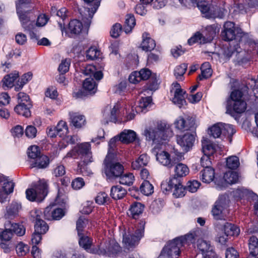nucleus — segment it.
<instances>
[{"label": "nucleus", "mask_w": 258, "mask_h": 258, "mask_svg": "<svg viewBox=\"0 0 258 258\" xmlns=\"http://www.w3.org/2000/svg\"><path fill=\"white\" fill-rule=\"evenodd\" d=\"M118 136V141H120L124 144H129L135 141L137 134L133 130H124Z\"/></svg>", "instance_id": "412c9836"}, {"label": "nucleus", "mask_w": 258, "mask_h": 258, "mask_svg": "<svg viewBox=\"0 0 258 258\" xmlns=\"http://www.w3.org/2000/svg\"><path fill=\"white\" fill-rule=\"evenodd\" d=\"M47 184L44 180H41L35 186V188L28 189L26 191L27 199L30 201L41 202L47 195Z\"/></svg>", "instance_id": "423d86ee"}, {"label": "nucleus", "mask_w": 258, "mask_h": 258, "mask_svg": "<svg viewBox=\"0 0 258 258\" xmlns=\"http://www.w3.org/2000/svg\"><path fill=\"white\" fill-rule=\"evenodd\" d=\"M156 159L161 164L170 168L173 166L174 162L171 161L170 154L163 151L156 154Z\"/></svg>", "instance_id": "4be33fe9"}, {"label": "nucleus", "mask_w": 258, "mask_h": 258, "mask_svg": "<svg viewBox=\"0 0 258 258\" xmlns=\"http://www.w3.org/2000/svg\"><path fill=\"white\" fill-rule=\"evenodd\" d=\"M178 240L181 243V245L183 246L185 244L189 245L195 242V234L193 233H189L183 236L176 237Z\"/></svg>", "instance_id": "603ef678"}, {"label": "nucleus", "mask_w": 258, "mask_h": 258, "mask_svg": "<svg viewBox=\"0 0 258 258\" xmlns=\"http://www.w3.org/2000/svg\"><path fill=\"white\" fill-rule=\"evenodd\" d=\"M32 220L35 221V231L40 233H45L48 230L49 227L47 223L42 220V212L39 210L32 211L30 213Z\"/></svg>", "instance_id": "9b49d317"}, {"label": "nucleus", "mask_w": 258, "mask_h": 258, "mask_svg": "<svg viewBox=\"0 0 258 258\" xmlns=\"http://www.w3.org/2000/svg\"><path fill=\"white\" fill-rule=\"evenodd\" d=\"M197 247L204 256H209L211 253H215L209 241L199 239L197 241Z\"/></svg>", "instance_id": "393cba45"}, {"label": "nucleus", "mask_w": 258, "mask_h": 258, "mask_svg": "<svg viewBox=\"0 0 258 258\" xmlns=\"http://www.w3.org/2000/svg\"><path fill=\"white\" fill-rule=\"evenodd\" d=\"M199 41H200V43L203 42L204 43L207 42L202 34L199 32H197L194 36L188 40V43L189 45H191Z\"/></svg>", "instance_id": "052dcab7"}, {"label": "nucleus", "mask_w": 258, "mask_h": 258, "mask_svg": "<svg viewBox=\"0 0 258 258\" xmlns=\"http://www.w3.org/2000/svg\"><path fill=\"white\" fill-rule=\"evenodd\" d=\"M141 192L146 196L151 195L154 192V187L148 180H144L140 187Z\"/></svg>", "instance_id": "c03bdc74"}, {"label": "nucleus", "mask_w": 258, "mask_h": 258, "mask_svg": "<svg viewBox=\"0 0 258 258\" xmlns=\"http://www.w3.org/2000/svg\"><path fill=\"white\" fill-rule=\"evenodd\" d=\"M83 86L85 90L93 93L96 90V84L93 78H86L84 81Z\"/></svg>", "instance_id": "de8ad7c7"}, {"label": "nucleus", "mask_w": 258, "mask_h": 258, "mask_svg": "<svg viewBox=\"0 0 258 258\" xmlns=\"http://www.w3.org/2000/svg\"><path fill=\"white\" fill-rule=\"evenodd\" d=\"M228 201L224 196H220L215 202L212 210V214L215 220L223 219L222 212L227 206Z\"/></svg>", "instance_id": "ddd939ff"}, {"label": "nucleus", "mask_w": 258, "mask_h": 258, "mask_svg": "<svg viewBox=\"0 0 258 258\" xmlns=\"http://www.w3.org/2000/svg\"><path fill=\"white\" fill-rule=\"evenodd\" d=\"M136 25L135 17L132 14H128L126 16L123 30L125 33H130Z\"/></svg>", "instance_id": "4c0bfd02"}, {"label": "nucleus", "mask_w": 258, "mask_h": 258, "mask_svg": "<svg viewBox=\"0 0 258 258\" xmlns=\"http://www.w3.org/2000/svg\"><path fill=\"white\" fill-rule=\"evenodd\" d=\"M16 250L19 256H24L29 251V248L27 245L20 242L16 246Z\"/></svg>", "instance_id": "338daca9"}, {"label": "nucleus", "mask_w": 258, "mask_h": 258, "mask_svg": "<svg viewBox=\"0 0 258 258\" xmlns=\"http://www.w3.org/2000/svg\"><path fill=\"white\" fill-rule=\"evenodd\" d=\"M85 184V183L83 178L77 177L72 181L71 185L74 189L78 190L82 188Z\"/></svg>", "instance_id": "774afa93"}, {"label": "nucleus", "mask_w": 258, "mask_h": 258, "mask_svg": "<svg viewBox=\"0 0 258 258\" xmlns=\"http://www.w3.org/2000/svg\"><path fill=\"white\" fill-rule=\"evenodd\" d=\"M21 208V205L17 203H13L7 209L5 216L8 218H12L18 214L19 210Z\"/></svg>", "instance_id": "58836bf2"}, {"label": "nucleus", "mask_w": 258, "mask_h": 258, "mask_svg": "<svg viewBox=\"0 0 258 258\" xmlns=\"http://www.w3.org/2000/svg\"><path fill=\"white\" fill-rule=\"evenodd\" d=\"M87 4L91 5L93 7L90 9L88 8L87 12H88L89 18L92 19L94 14L96 12L99 6H100L101 0H84Z\"/></svg>", "instance_id": "49530a36"}, {"label": "nucleus", "mask_w": 258, "mask_h": 258, "mask_svg": "<svg viewBox=\"0 0 258 258\" xmlns=\"http://www.w3.org/2000/svg\"><path fill=\"white\" fill-rule=\"evenodd\" d=\"M239 158L235 156H233L227 158L226 160V165L227 167L231 169H235L239 166Z\"/></svg>", "instance_id": "5fc2aeb1"}, {"label": "nucleus", "mask_w": 258, "mask_h": 258, "mask_svg": "<svg viewBox=\"0 0 258 258\" xmlns=\"http://www.w3.org/2000/svg\"><path fill=\"white\" fill-rule=\"evenodd\" d=\"M32 107L31 103H25V102L19 103L14 108L15 112L20 115L25 117L31 116L30 108Z\"/></svg>", "instance_id": "6ab92c4d"}, {"label": "nucleus", "mask_w": 258, "mask_h": 258, "mask_svg": "<svg viewBox=\"0 0 258 258\" xmlns=\"http://www.w3.org/2000/svg\"><path fill=\"white\" fill-rule=\"evenodd\" d=\"M127 194L125 189L119 185H114L111 187L110 189V196L115 200H120L125 197Z\"/></svg>", "instance_id": "cd10ccee"}, {"label": "nucleus", "mask_w": 258, "mask_h": 258, "mask_svg": "<svg viewBox=\"0 0 258 258\" xmlns=\"http://www.w3.org/2000/svg\"><path fill=\"white\" fill-rule=\"evenodd\" d=\"M109 198L104 192H99L95 198V202L99 205H104L109 203Z\"/></svg>", "instance_id": "bf43d9fd"}, {"label": "nucleus", "mask_w": 258, "mask_h": 258, "mask_svg": "<svg viewBox=\"0 0 258 258\" xmlns=\"http://www.w3.org/2000/svg\"><path fill=\"white\" fill-rule=\"evenodd\" d=\"M82 29L83 24L82 22L77 19L71 20L69 24L68 30L72 34H79Z\"/></svg>", "instance_id": "c756f323"}, {"label": "nucleus", "mask_w": 258, "mask_h": 258, "mask_svg": "<svg viewBox=\"0 0 258 258\" xmlns=\"http://www.w3.org/2000/svg\"><path fill=\"white\" fill-rule=\"evenodd\" d=\"M21 24L23 22H28L33 20L35 18V10L34 8H30L28 9L16 11Z\"/></svg>", "instance_id": "aec40b11"}, {"label": "nucleus", "mask_w": 258, "mask_h": 258, "mask_svg": "<svg viewBox=\"0 0 258 258\" xmlns=\"http://www.w3.org/2000/svg\"><path fill=\"white\" fill-rule=\"evenodd\" d=\"M176 141L183 151L187 152L193 147L195 141V137L194 134L187 133L184 135H177Z\"/></svg>", "instance_id": "f8f14e48"}, {"label": "nucleus", "mask_w": 258, "mask_h": 258, "mask_svg": "<svg viewBox=\"0 0 258 258\" xmlns=\"http://www.w3.org/2000/svg\"><path fill=\"white\" fill-rule=\"evenodd\" d=\"M71 64L70 59H65L62 60L59 65L58 71L62 74H64L68 72Z\"/></svg>", "instance_id": "69168bd1"}, {"label": "nucleus", "mask_w": 258, "mask_h": 258, "mask_svg": "<svg viewBox=\"0 0 258 258\" xmlns=\"http://www.w3.org/2000/svg\"><path fill=\"white\" fill-rule=\"evenodd\" d=\"M222 123L215 124L209 128L208 133L214 138H218L222 134Z\"/></svg>", "instance_id": "a19ab883"}, {"label": "nucleus", "mask_w": 258, "mask_h": 258, "mask_svg": "<svg viewBox=\"0 0 258 258\" xmlns=\"http://www.w3.org/2000/svg\"><path fill=\"white\" fill-rule=\"evenodd\" d=\"M147 33L143 34V41L141 44V47L143 50L150 51L153 50L156 46V43L153 39L147 36Z\"/></svg>", "instance_id": "bb28decb"}, {"label": "nucleus", "mask_w": 258, "mask_h": 258, "mask_svg": "<svg viewBox=\"0 0 258 258\" xmlns=\"http://www.w3.org/2000/svg\"><path fill=\"white\" fill-rule=\"evenodd\" d=\"M104 173L108 179H115L120 176L124 171V167L119 162L109 160V155L108 154L104 160Z\"/></svg>", "instance_id": "39448f33"}, {"label": "nucleus", "mask_w": 258, "mask_h": 258, "mask_svg": "<svg viewBox=\"0 0 258 258\" xmlns=\"http://www.w3.org/2000/svg\"><path fill=\"white\" fill-rule=\"evenodd\" d=\"M91 145L88 142L77 144L67 153L64 158L80 159L77 171L83 175L87 176L91 173L87 165L93 161Z\"/></svg>", "instance_id": "f03ea898"}, {"label": "nucleus", "mask_w": 258, "mask_h": 258, "mask_svg": "<svg viewBox=\"0 0 258 258\" xmlns=\"http://www.w3.org/2000/svg\"><path fill=\"white\" fill-rule=\"evenodd\" d=\"M31 3V0H17L16 2V11L28 9L31 8L29 7V5Z\"/></svg>", "instance_id": "0e129e2a"}, {"label": "nucleus", "mask_w": 258, "mask_h": 258, "mask_svg": "<svg viewBox=\"0 0 258 258\" xmlns=\"http://www.w3.org/2000/svg\"><path fill=\"white\" fill-rule=\"evenodd\" d=\"M144 210V205L140 202H135L131 204L127 212L128 216L138 219L142 215Z\"/></svg>", "instance_id": "f3484780"}, {"label": "nucleus", "mask_w": 258, "mask_h": 258, "mask_svg": "<svg viewBox=\"0 0 258 258\" xmlns=\"http://www.w3.org/2000/svg\"><path fill=\"white\" fill-rule=\"evenodd\" d=\"M223 230L224 233L227 236H238L240 233L239 228L236 225L231 223H226L224 225Z\"/></svg>", "instance_id": "7c9ffc66"}, {"label": "nucleus", "mask_w": 258, "mask_h": 258, "mask_svg": "<svg viewBox=\"0 0 258 258\" xmlns=\"http://www.w3.org/2000/svg\"><path fill=\"white\" fill-rule=\"evenodd\" d=\"M15 184L12 181H7L3 183L0 188V202H4L7 198L8 195L13 191Z\"/></svg>", "instance_id": "b1692460"}, {"label": "nucleus", "mask_w": 258, "mask_h": 258, "mask_svg": "<svg viewBox=\"0 0 258 258\" xmlns=\"http://www.w3.org/2000/svg\"><path fill=\"white\" fill-rule=\"evenodd\" d=\"M118 177L119 178V182L120 184L127 186L132 185L134 180V176L131 173L122 174Z\"/></svg>", "instance_id": "8fccbe9b"}, {"label": "nucleus", "mask_w": 258, "mask_h": 258, "mask_svg": "<svg viewBox=\"0 0 258 258\" xmlns=\"http://www.w3.org/2000/svg\"><path fill=\"white\" fill-rule=\"evenodd\" d=\"M13 233L18 236H22L25 233V228L23 225L11 223L9 221L5 224V229L0 232L1 240L9 242L12 238Z\"/></svg>", "instance_id": "6e6552de"}, {"label": "nucleus", "mask_w": 258, "mask_h": 258, "mask_svg": "<svg viewBox=\"0 0 258 258\" xmlns=\"http://www.w3.org/2000/svg\"><path fill=\"white\" fill-rule=\"evenodd\" d=\"M19 77V74L17 72L12 73L6 75L3 79V87L12 88L14 86L15 81Z\"/></svg>", "instance_id": "e433bc0d"}, {"label": "nucleus", "mask_w": 258, "mask_h": 258, "mask_svg": "<svg viewBox=\"0 0 258 258\" xmlns=\"http://www.w3.org/2000/svg\"><path fill=\"white\" fill-rule=\"evenodd\" d=\"M78 236L80 246L86 250L90 249L93 243V239L85 235L83 233L78 234Z\"/></svg>", "instance_id": "72a5a7b5"}, {"label": "nucleus", "mask_w": 258, "mask_h": 258, "mask_svg": "<svg viewBox=\"0 0 258 258\" xmlns=\"http://www.w3.org/2000/svg\"><path fill=\"white\" fill-rule=\"evenodd\" d=\"M197 5L201 13L205 14V17L207 18V15L208 13H210L212 7H210L206 1L198 2Z\"/></svg>", "instance_id": "4d7b16f0"}, {"label": "nucleus", "mask_w": 258, "mask_h": 258, "mask_svg": "<svg viewBox=\"0 0 258 258\" xmlns=\"http://www.w3.org/2000/svg\"><path fill=\"white\" fill-rule=\"evenodd\" d=\"M201 183L198 180H190L186 184V189L190 192H195L197 191Z\"/></svg>", "instance_id": "680f3d73"}, {"label": "nucleus", "mask_w": 258, "mask_h": 258, "mask_svg": "<svg viewBox=\"0 0 258 258\" xmlns=\"http://www.w3.org/2000/svg\"><path fill=\"white\" fill-rule=\"evenodd\" d=\"M28 157L33 160L41 155L39 147L37 146H32L30 147L27 151Z\"/></svg>", "instance_id": "6e6d98bb"}, {"label": "nucleus", "mask_w": 258, "mask_h": 258, "mask_svg": "<svg viewBox=\"0 0 258 258\" xmlns=\"http://www.w3.org/2000/svg\"><path fill=\"white\" fill-rule=\"evenodd\" d=\"M221 35L224 41H229L228 46L225 47L223 55L229 59L235 55L234 61L239 65H242L248 61L245 56L247 37L242 32L241 29L236 28L233 22L228 21L225 23Z\"/></svg>", "instance_id": "f257e3e1"}, {"label": "nucleus", "mask_w": 258, "mask_h": 258, "mask_svg": "<svg viewBox=\"0 0 258 258\" xmlns=\"http://www.w3.org/2000/svg\"><path fill=\"white\" fill-rule=\"evenodd\" d=\"M176 128L181 131L190 130L195 127V119L194 118L188 116L186 119L183 117L179 116L174 122Z\"/></svg>", "instance_id": "2eb2a0df"}, {"label": "nucleus", "mask_w": 258, "mask_h": 258, "mask_svg": "<svg viewBox=\"0 0 258 258\" xmlns=\"http://www.w3.org/2000/svg\"><path fill=\"white\" fill-rule=\"evenodd\" d=\"M69 116L70 124L76 128H80L86 124V118L84 115L78 112H70Z\"/></svg>", "instance_id": "dca6fc26"}, {"label": "nucleus", "mask_w": 258, "mask_h": 258, "mask_svg": "<svg viewBox=\"0 0 258 258\" xmlns=\"http://www.w3.org/2000/svg\"><path fill=\"white\" fill-rule=\"evenodd\" d=\"M227 11L223 8H220L217 6L212 7L210 13H208L207 15V18H223Z\"/></svg>", "instance_id": "2f4dec72"}, {"label": "nucleus", "mask_w": 258, "mask_h": 258, "mask_svg": "<svg viewBox=\"0 0 258 258\" xmlns=\"http://www.w3.org/2000/svg\"><path fill=\"white\" fill-rule=\"evenodd\" d=\"M88 223V220L84 217H80L76 223V229L78 231V234L83 233V229Z\"/></svg>", "instance_id": "e2e57ef3"}, {"label": "nucleus", "mask_w": 258, "mask_h": 258, "mask_svg": "<svg viewBox=\"0 0 258 258\" xmlns=\"http://www.w3.org/2000/svg\"><path fill=\"white\" fill-rule=\"evenodd\" d=\"M151 71L147 68L141 69L139 72L135 71L129 76L128 81L133 84H136L141 80H147L151 76Z\"/></svg>", "instance_id": "4468645a"}, {"label": "nucleus", "mask_w": 258, "mask_h": 258, "mask_svg": "<svg viewBox=\"0 0 258 258\" xmlns=\"http://www.w3.org/2000/svg\"><path fill=\"white\" fill-rule=\"evenodd\" d=\"M222 135L227 136L229 142H232V136L236 133V130L234 128V126L229 124L222 123Z\"/></svg>", "instance_id": "37998d69"}, {"label": "nucleus", "mask_w": 258, "mask_h": 258, "mask_svg": "<svg viewBox=\"0 0 258 258\" xmlns=\"http://www.w3.org/2000/svg\"><path fill=\"white\" fill-rule=\"evenodd\" d=\"M225 181L228 184H233L237 182L238 180V173L235 171H228L224 175Z\"/></svg>", "instance_id": "09e8293b"}, {"label": "nucleus", "mask_w": 258, "mask_h": 258, "mask_svg": "<svg viewBox=\"0 0 258 258\" xmlns=\"http://www.w3.org/2000/svg\"><path fill=\"white\" fill-rule=\"evenodd\" d=\"M249 250L250 253L258 254V239L254 236L249 238Z\"/></svg>", "instance_id": "864d4df0"}, {"label": "nucleus", "mask_w": 258, "mask_h": 258, "mask_svg": "<svg viewBox=\"0 0 258 258\" xmlns=\"http://www.w3.org/2000/svg\"><path fill=\"white\" fill-rule=\"evenodd\" d=\"M215 177V170L213 168H204L200 173V179L205 183H209Z\"/></svg>", "instance_id": "a878e982"}, {"label": "nucleus", "mask_w": 258, "mask_h": 258, "mask_svg": "<svg viewBox=\"0 0 258 258\" xmlns=\"http://www.w3.org/2000/svg\"><path fill=\"white\" fill-rule=\"evenodd\" d=\"M58 136L60 137L66 136L69 132L67 123L63 120L59 121L56 126Z\"/></svg>", "instance_id": "3c124183"}, {"label": "nucleus", "mask_w": 258, "mask_h": 258, "mask_svg": "<svg viewBox=\"0 0 258 258\" xmlns=\"http://www.w3.org/2000/svg\"><path fill=\"white\" fill-rule=\"evenodd\" d=\"M86 57L87 59L94 60L99 58L100 51L95 47H91L86 51Z\"/></svg>", "instance_id": "13d9d810"}, {"label": "nucleus", "mask_w": 258, "mask_h": 258, "mask_svg": "<svg viewBox=\"0 0 258 258\" xmlns=\"http://www.w3.org/2000/svg\"><path fill=\"white\" fill-rule=\"evenodd\" d=\"M32 76L33 74L30 72L23 74L20 79V81L18 80L17 84L15 85V90L19 91L21 90L24 85L32 79Z\"/></svg>", "instance_id": "c9c22d12"}, {"label": "nucleus", "mask_w": 258, "mask_h": 258, "mask_svg": "<svg viewBox=\"0 0 258 258\" xmlns=\"http://www.w3.org/2000/svg\"><path fill=\"white\" fill-rule=\"evenodd\" d=\"M185 91L183 90H178L177 91H174V97L172 99V102L181 107L185 103Z\"/></svg>", "instance_id": "f704fd0d"}, {"label": "nucleus", "mask_w": 258, "mask_h": 258, "mask_svg": "<svg viewBox=\"0 0 258 258\" xmlns=\"http://www.w3.org/2000/svg\"><path fill=\"white\" fill-rule=\"evenodd\" d=\"M121 251V247L114 239H110L105 244V248H101L97 250L96 253L101 255L115 256Z\"/></svg>", "instance_id": "9d476101"}, {"label": "nucleus", "mask_w": 258, "mask_h": 258, "mask_svg": "<svg viewBox=\"0 0 258 258\" xmlns=\"http://www.w3.org/2000/svg\"><path fill=\"white\" fill-rule=\"evenodd\" d=\"M201 74L199 76L200 80L204 79H208L212 75V69L210 68L209 62H206L202 64L201 68Z\"/></svg>", "instance_id": "ea45409f"}, {"label": "nucleus", "mask_w": 258, "mask_h": 258, "mask_svg": "<svg viewBox=\"0 0 258 258\" xmlns=\"http://www.w3.org/2000/svg\"><path fill=\"white\" fill-rule=\"evenodd\" d=\"M174 172L175 176L182 177L188 174L189 169L185 164L178 163L175 167Z\"/></svg>", "instance_id": "79ce46f5"}, {"label": "nucleus", "mask_w": 258, "mask_h": 258, "mask_svg": "<svg viewBox=\"0 0 258 258\" xmlns=\"http://www.w3.org/2000/svg\"><path fill=\"white\" fill-rule=\"evenodd\" d=\"M181 247V243L175 238L168 242L158 258H178L180 254Z\"/></svg>", "instance_id": "0eeeda50"}, {"label": "nucleus", "mask_w": 258, "mask_h": 258, "mask_svg": "<svg viewBox=\"0 0 258 258\" xmlns=\"http://www.w3.org/2000/svg\"><path fill=\"white\" fill-rule=\"evenodd\" d=\"M187 69V64L182 63L176 67L174 70V75L176 79L178 80L183 79V75Z\"/></svg>", "instance_id": "a18cd8bd"}, {"label": "nucleus", "mask_w": 258, "mask_h": 258, "mask_svg": "<svg viewBox=\"0 0 258 258\" xmlns=\"http://www.w3.org/2000/svg\"><path fill=\"white\" fill-rule=\"evenodd\" d=\"M243 93L239 90L233 91L230 98L233 103L228 102L226 106V113L233 115V113H241L246 109V103L243 99Z\"/></svg>", "instance_id": "20e7f679"}, {"label": "nucleus", "mask_w": 258, "mask_h": 258, "mask_svg": "<svg viewBox=\"0 0 258 258\" xmlns=\"http://www.w3.org/2000/svg\"><path fill=\"white\" fill-rule=\"evenodd\" d=\"M180 177H177L174 174V176L170 178L167 183H162L161 188L163 190L170 191L174 189L177 186L181 184Z\"/></svg>", "instance_id": "c85d7f7f"}, {"label": "nucleus", "mask_w": 258, "mask_h": 258, "mask_svg": "<svg viewBox=\"0 0 258 258\" xmlns=\"http://www.w3.org/2000/svg\"><path fill=\"white\" fill-rule=\"evenodd\" d=\"M149 161V157L147 154H142L132 163V167L134 170H139L142 167L146 166Z\"/></svg>", "instance_id": "473e14b6"}, {"label": "nucleus", "mask_w": 258, "mask_h": 258, "mask_svg": "<svg viewBox=\"0 0 258 258\" xmlns=\"http://www.w3.org/2000/svg\"><path fill=\"white\" fill-rule=\"evenodd\" d=\"M202 145V151L204 155L212 156L216 151L217 145L211 143L207 138H203Z\"/></svg>", "instance_id": "5701e85b"}, {"label": "nucleus", "mask_w": 258, "mask_h": 258, "mask_svg": "<svg viewBox=\"0 0 258 258\" xmlns=\"http://www.w3.org/2000/svg\"><path fill=\"white\" fill-rule=\"evenodd\" d=\"M146 222L142 220L139 223L134 234H125L123 236V242L126 246L132 247L144 236Z\"/></svg>", "instance_id": "1a4fd4ad"}, {"label": "nucleus", "mask_w": 258, "mask_h": 258, "mask_svg": "<svg viewBox=\"0 0 258 258\" xmlns=\"http://www.w3.org/2000/svg\"><path fill=\"white\" fill-rule=\"evenodd\" d=\"M49 164V159L48 157L42 154L36 159L30 161V165L31 168L44 169L48 166Z\"/></svg>", "instance_id": "a211bd4d"}, {"label": "nucleus", "mask_w": 258, "mask_h": 258, "mask_svg": "<svg viewBox=\"0 0 258 258\" xmlns=\"http://www.w3.org/2000/svg\"><path fill=\"white\" fill-rule=\"evenodd\" d=\"M169 133V129L167 124L161 121L158 122L156 125L150 126L144 131V135L148 141H152L154 143L163 144V141L168 139V136L166 135Z\"/></svg>", "instance_id": "7ed1b4c3"}]
</instances>
